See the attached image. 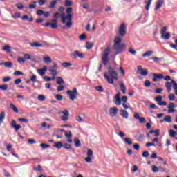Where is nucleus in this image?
<instances>
[{
    "instance_id": "obj_1",
    "label": "nucleus",
    "mask_w": 177,
    "mask_h": 177,
    "mask_svg": "<svg viewBox=\"0 0 177 177\" xmlns=\"http://www.w3.org/2000/svg\"><path fill=\"white\" fill-rule=\"evenodd\" d=\"M121 42H122V39H121L120 37H116L115 38L114 44L112 46V49L113 50H116L115 53V56H117V55H120V53H122V52H124V50L127 49V44H121Z\"/></svg>"
},
{
    "instance_id": "obj_2",
    "label": "nucleus",
    "mask_w": 177,
    "mask_h": 177,
    "mask_svg": "<svg viewBox=\"0 0 177 177\" xmlns=\"http://www.w3.org/2000/svg\"><path fill=\"white\" fill-rule=\"evenodd\" d=\"M61 20L63 24H66V20H68V21L66 23V27H68V28H71V27L73 26V22L71 21L73 20V14H68L66 17V14L62 13Z\"/></svg>"
},
{
    "instance_id": "obj_3",
    "label": "nucleus",
    "mask_w": 177,
    "mask_h": 177,
    "mask_svg": "<svg viewBox=\"0 0 177 177\" xmlns=\"http://www.w3.org/2000/svg\"><path fill=\"white\" fill-rule=\"evenodd\" d=\"M110 52H111V50L110 49V46H108L105 48L102 54V60L104 66H107L109 63V55H110Z\"/></svg>"
},
{
    "instance_id": "obj_4",
    "label": "nucleus",
    "mask_w": 177,
    "mask_h": 177,
    "mask_svg": "<svg viewBox=\"0 0 177 177\" xmlns=\"http://www.w3.org/2000/svg\"><path fill=\"white\" fill-rule=\"evenodd\" d=\"M66 95L69 96L71 100H75L77 96H78V90H77V88H73L72 91L68 90L66 91Z\"/></svg>"
},
{
    "instance_id": "obj_5",
    "label": "nucleus",
    "mask_w": 177,
    "mask_h": 177,
    "mask_svg": "<svg viewBox=\"0 0 177 177\" xmlns=\"http://www.w3.org/2000/svg\"><path fill=\"white\" fill-rule=\"evenodd\" d=\"M43 26L44 27H49V26H50V28L53 30H56V28H57V20L53 19L51 21V24L50 22H47L46 24H44Z\"/></svg>"
},
{
    "instance_id": "obj_6",
    "label": "nucleus",
    "mask_w": 177,
    "mask_h": 177,
    "mask_svg": "<svg viewBox=\"0 0 177 177\" xmlns=\"http://www.w3.org/2000/svg\"><path fill=\"white\" fill-rule=\"evenodd\" d=\"M71 57H72V59H77V57L84 59V57H85V55L78 50H75L74 53L71 54Z\"/></svg>"
},
{
    "instance_id": "obj_7",
    "label": "nucleus",
    "mask_w": 177,
    "mask_h": 177,
    "mask_svg": "<svg viewBox=\"0 0 177 177\" xmlns=\"http://www.w3.org/2000/svg\"><path fill=\"white\" fill-rule=\"evenodd\" d=\"M119 35L120 37H124L127 35V26L125 24H122L119 27Z\"/></svg>"
},
{
    "instance_id": "obj_8",
    "label": "nucleus",
    "mask_w": 177,
    "mask_h": 177,
    "mask_svg": "<svg viewBox=\"0 0 177 177\" xmlns=\"http://www.w3.org/2000/svg\"><path fill=\"white\" fill-rule=\"evenodd\" d=\"M108 73L111 75V77H112L113 80H118V75H117V73L115 72V71H114V69H113V68L109 67Z\"/></svg>"
},
{
    "instance_id": "obj_9",
    "label": "nucleus",
    "mask_w": 177,
    "mask_h": 177,
    "mask_svg": "<svg viewBox=\"0 0 177 177\" xmlns=\"http://www.w3.org/2000/svg\"><path fill=\"white\" fill-rule=\"evenodd\" d=\"M118 113V108L115 106L109 109V114L110 117H115V115H117Z\"/></svg>"
},
{
    "instance_id": "obj_10",
    "label": "nucleus",
    "mask_w": 177,
    "mask_h": 177,
    "mask_svg": "<svg viewBox=\"0 0 177 177\" xmlns=\"http://www.w3.org/2000/svg\"><path fill=\"white\" fill-rule=\"evenodd\" d=\"M113 102L116 106H121V93H118L115 95Z\"/></svg>"
},
{
    "instance_id": "obj_11",
    "label": "nucleus",
    "mask_w": 177,
    "mask_h": 177,
    "mask_svg": "<svg viewBox=\"0 0 177 177\" xmlns=\"http://www.w3.org/2000/svg\"><path fill=\"white\" fill-rule=\"evenodd\" d=\"M175 107H176V106L175 105V103L174 102H170L169 104V106L167 107L168 109V113L171 114L172 113H175Z\"/></svg>"
},
{
    "instance_id": "obj_12",
    "label": "nucleus",
    "mask_w": 177,
    "mask_h": 177,
    "mask_svg": "<svg viewBox=\"0 0 177 177\" xmlns=\"http://www.w3.org/2000/svg\"><path fill=\"white\" fill-rule=\"evenodd\" d=\"M153 82H157V81H158V80H162L164 79V75L159 73H153Z\"/></svg>"
},
{
    "instance_id": "obj_13",
    "label": "nucleus",
    "mask_w": 177,
    "mask_h": 177,
    "mask_svg": "<svg viewBox=\"0 0 177 177\" xmlns=\"http://www.w3.org/2000/svg\"><path fill=\"white\" fill-rule=\"evenodd\" d=\"M10 125L12 128H14L15 132H17L21 128V125L16 124V120H12Z\"/></svg>"
},
{
    "instance_id": "obj_14",
    "label": "nucleus",
    "mask_w": 177,
    "mask_h": 177,
    "mask_svg": "<svg viewBox=\"0 0 177 177\" xmlns=\"http://www.w3.org/2000/svg\"><path fill=\"white\" fill-rule=\"evenodd\" d=\"M133 117L136 120H139L140 124H145V122H146V119L143 117H140L138 113H134Z\"/></svg>"
},
{
    "instance_id": "obj_15",
    "label": "nucleus",
    "mask_w": 177,
    "mask_h": 177,
    "mask_svg": "<svg viewBox=\"0 0 177 177\" xmlns=\"http://www.w3.org/2000/svg\"><path fill=\"white\" fill-rule=\"evenodd\" d=\"M164 5V0H158L156 2V6L155 8V10H158L160 8Z\"/></svg>"
},
{
    "instance_id": "obj_16",
    "label": "nucleus",
    "mask_w": 177,
    "mask_h": 177,
    "mask_svg": "<svg viewBox=\"0 0 177 177\" xmlns=\"http://www.w3.org/2000/svg\"><path fill=\"white\" fill-rule=\"evenodd\" d=\"M120 114L123 118L128 120V117H129L128 111H127L126 110H120Z\"/></svg>"
},
{
    "instance_id": "obj_17",
    "label": "nucleus",
    "mask_w": 177,
    "mask_h": 177,
    "mask_svg": "<svg viewBox=\"0 0 177 177\" xmlns=\"http://www.w3.org/2000/svg\"><path fill=\"white\" fill-rule=\"evenodd\" d=\"M46 70H48V67L44 66L42 69L37 70V73L38 74H39V75L42 77L45 75V72L46 71Z\"/></svg>"
},
{
    "instance_id": "obj_18",
    "label": "nucleus",
    "mask_w": 177,
    "mask_h": 177,
    "mask_svg": "<svg viewBox=\"0 0 177 177\" xmlns=\"http://www.w3.org/2000/svg\"><path fill=\"white\" fill-rule=\"evenodd\" d=\"M22 20H27V21H29V23H31L34 21V18L32 17H28V15H25L21 17Z\"/></svg>"
},
{
    "instance_id": "obj_19",
    "label": "nucleus",
    "mask_w": 177,
    "mask_h": 177,
    "mask_svg": "<svg viewBox=\"0 0 177 177\" xmlns=\"http://www.w3.org/2000/svg\"><path fill=\"white\" fill-rule=\"evenodd\" d=\"M104 77L105 80H107L108 84H114V80H113V78L110 77V76L107 75L106 73H104Z\"/></svg>"
},
{
    "instance_id": "obj_20",
    "label": "nucleus",
    "mask_w": 177,
    "mask_h": 177,
    "mask_svg": "<svg viewBox=\"0 0 177 177\" xmlns=\"http://www.w3.org/2000/svg\"><path fill=\"white\" fill-rule=\"evenodd\" d=\"M165 86L167 88V92L168 93H171V91H172V85H171V82H167L165 84Z\"/></svg>"
},
{
    "instance_id": "obj_21",
    "label": "nucleus",
    "mask_w": 177,
    "mask_h": 177,
    "mask_svg": "<svg viewBox=\"0 0 177 177\" xmlns=\"http://www.w3.org/2000/svg\"><path fill=\"white\" fill-rule=\"evenodd\" d=\"M57 85H62V84L64 85V84H66V82H64V80H63V78H62V77H57Z\"/></svg>"
},
{
    "instance_id": "obj_22",
    "label": "nucleus",
    "mask_w": 177,
    "mask_h": 177,
    "mask_svg": "<svg viewBox=\"0 0 177 177\" xmlns=\"http://www.w3.org/2000/svg\"><path fill=\"white\" fill-rule=\"evenodd\" d=\"M161 38L167 41L171 38V34L169 32L165 33L161 35Z\"/></svg>"
},
{
    "instance_id": "obj_23",
    "label": "nucleus",
    "mask_w": 177,
    "mask_h": 177,
    "mask_svg": "<svg viewBox=\"0 0 177 177\" xmlns=\"http://www.w3.org/2000/svg\"><path fill=\"white\" fill-rule=\"evenodd\" d=\"M56 3H57V1L56 0H53L48 6L49 9H55V8H56Z\"/></svg>"
},
{
    "instance_id": "obj_24",
    "label": "nucleus",
    "mask_w": 177,
    "mask_h": 177,
    "mask_svg": "<svg viewBox=\"0 0 177 177\" xmlns=\"http://www.w3.org/2000/svg\"><path fill=\"white\" fill-rule=\"evenodd\" d=\"M120 87L122 93L125 95V93H127V87L125 86V84H124V83H120Z\"/></svg>"
},
{
    "instance_id": "obj_25",
    "label": "nucleus",
    "mask_w": 177,
    "mask_h": 177,
    "mask_svg": "<svg viewBox=\"0 0 177 177\" xmlns=\"http://www.w3.org/2000/svg\"><path fill=\"white\" fill-rule=\"evenodd\" d=\"M30 46L32 48H42V44L37 42H32L30 43Z\"/></svg>"
},
{
    "instance_id": "obj_26",
    "label": "nucleus",
    "mask_w": 177,
    "mask_h": 177,
    "mask_svg": "<svg viewBox=\"0 0 177 177\" xmlns=\"http://www.w3.org/2000/svg\"><path fill=\"white\" fill-rule=\"evenodd\" d=\"M64 135L68 139H71V138H73V134L71 133V131L70 130L64 131Z\"/></svg>"
},
{
    "instance_id": "obj_27",
    "label": "nucleus",
    "mask_w": 177,
    "mask_h": 177,
    "mask_svg": "<svg viewBox=\"0 0 177 177\" xmlns=\"http://www.w3.org/2000/svg\"><path fill=\"white\" fill-rule=\"evenodd\" d=\"M86 48L89 50L90 49H92V48H93V43L92 42H89V41H87L86 43Z\"/></svg>"
},
{
    "instance_id": "obj_28",
    "label": "nucleus",
    "mask_w": 177,
    "mask_h": 177,
    "mask_svg": "<svg viewBox=\"0 0 177 177\" xmlns=\"http://www.w3.org/2000/svg\"><path fill=\"white\" fill-rule=\"evenodd\" d=\"M63 147V143L62 142L59 141L53 145V147H56V149H62Z\"/></svg>"
},
{
    "instance_id": "obj_29",
    "label": "nucleus",
    "mask_w": 177,
    "mask_h": 177,
    "mask_svg": "<svg viewBox=\"0 0 177 177\" xmlns=\"http://www.w3.org/2000/svg\"><path fill=\"white\" fill-rule=\"evenodd\" d=\"M5 111H2L0 113V125L2 124V122H3V120H5Z\"/></svg>"
},
{
    "instance_id": "obj_30",
    "label": "nucleus",
    "mask_w": 177,
    "mask_h": 177,
    "mask_svg": "<svg viewBox=\"0 0 177 177\" xmlns=\"http://www.w3.org/2000/svg\"><path fill=\"white\" fill-rule=\"evenodd\" d=\"M136 140L138 142H143V140H145V135L143 134H140L137 138H136Z\"/></svg>"
},
{
    "instance_id": "obj_31",
    "label": "nucleus",
    "mask_w": 177,
    "mask_h": 177,
    "mask_svg": "<svg viewBox=\"0 0 177 177\" xmlns=\"http://www.w3.org/2000/svg\"><path fill=\"white\" fill-rule=\"evenodd\" d=\"M10 108L14 111V113H19V109L12 103L10 104Z\"/></svg>"
},
{
    "instance_id": "obj_32",
    "label": "nucleus",
    "mask_w": 177,
    "mask_h": 177,
    "mask_svg": "<svg viewBox=\"0 0 177 177\" xmlns=\"http://www.w3.org/2000/svg\"><path fill=\"white\" fill-rule=\"evenodd\" d=\"M169 136H170L171 138H175V136H177V131H175L171 129V130L169 131Z\"/></svg>"
},
{
    "instance_id": "obj_33",
    "label": "nucleus",
    "mask_w": 177,
    "mask_h": 177,
    "mask_svg": "<svg viewBox=\"0 0 177 177\" xmlns=\"http://www.w3.org/2000/svg\"><path fill=\"white\" fill-rule=\"evenodd\" d=\"M153 55V51H148L146 52L145 53L142 54V57H150Z\"/></svg>"
},
{
    "instance_id": "obj_34",
    "label": "nucleus",
    "mask_w": 177,
    "mask_h": 177,
    "mask_svg": "<svg viewBox=\"0 0 177 177\" xmlns=\"http://www.w3.org/2000/svg\"><path fill=\"white\" fill-rule=\"evenodd\" d=\"M48 71L51 73V75H53V77H56V75H57V71L55 69L53 70L52 68H48Z\"/></svg>"
},
{
    "instance_id": "obj_35",
    "label": "nucleus",
    "mask_w": 177,
    "mask_h": 177,
    "mask_svg": "<svg viewBox=\"0 0 177 177\" xmlns=\"http://www.w3.org/2000/svg\"><path fill=\"white\" fill-rule=\"evenodd\" d=\"M124 140V143H126V145H129V146H131V145H132V139L125 138Z\"/></svg>"
},
{
    "instance_id": "obj_36",
    "label": "nucleus",
    "mask_w": 177,
    "mask_h": 177,
    "mask_svg": "<svg viewBox=\"0 0 177 177\" xmlns=\"http://www.w3.org/2000/svg\"><path fill=\"white\" fill-rule=\"evenodd\" d=\"M140 74L141 75H143L144 77H146V75H147V74H149V71H147V70L146 68H143L140 72Z\"/></svg>"
},
{
    "instance_id": "obj_37",
    "label": "nucleus",
    "mask_w": 177,
    "mask_h": 177,
    "mask_svg": "<svg viewBox=\"0 0 177 177\" xmlns=\"http://www.w3.org/2000/svg\"><path fill=\"white\" fill-rule=\"evenodd\" d=\"M75 146L76 147H80L81 146V142H80V139L75 138L74 139Z\"/></svg>"
},
{
    "instance_id": "obj_38",
    "label": "nucleus",
    "mask_w": 177,
    "mask_h": 177,
    "mask_svg": "<svg viewBox=\"0 0 177 177\" xmlns=\"http://www.w3.org/2000/svg\"><path fill=\"white\" fill-rule=\"evenodd\" d=\"M164 121L165 122H172V117H171L169 115H167L165 117Z\"/></svg>"
},
{
    "instance_id": "obj_39",
    "label": "nucleus",
    "mask_w": 177,
    "mask_h": 177,
    "mask_svg": "<svg viewBox=\"0 0 177 177\" xmlns=\"http://www.w3.org/2000/svg\"><path fill=\"white\" fill-rule=\"evenodd\" d=\"M45 63H51L52 62V59L50 58V57L48 56H45L43 57Z\"/></svg>"
},
{
    "instance_id": "obj_40",
    "label": "nucleus",
    "mask_w": 177,
    "mask_h": 177,
    "mask_svg": "<svg viewBox=\"0 0 177 177\" xmlns=\"http://www.w3.org/2000/svg\"><path fill=\"white\" fill-rule=\"evenodd\" d=\"M3 50H4L5 52H8V53H10V46H4V47L3 48Z\"/></svg>"
},
{
    "instance_id": "obj_41",
    "label": "nucleus",
    "mask_w": 177,
    "mask_h": 177,
    "mask_svg": "<svg viewBox=\"0 0 177 177\" xmlns=\"http://www.w3.org/2000/svg\"><path fill=\"white\" fill-rule=\"evenodd\" d=\"M37 99L39 102H44V100L46 99V97H45L44 95H38Z\"/></svg>"
},
{
    "instance_id": "obj_42",
    "label": "nucleus",
    "mask_w": 177,
    "mask_h": 177,
    "mask_svg": "<svg viewBox=\"0 0 177 177\" xmlns=\"http://www.w3.org/2000/svg\"><path fill=\"white\" fill-rule=\"evenodd\" d=\"M5 67H8V68H12V66H13V63L11 62H6L4 63Z\"/></svg>"
},
{
    "instance_id": "obj_43",
    "label": "nucleus",
    "mask_w": 177,
    "mask_h": 177,
    "mask_svg": "<svg viewBox=\"0 0 177 177\" xmlns=\"http://www.w3.org/2000/svg\"><path fill=\"white\" fill-rule=\"evenodd\" d=\"M63 147H64V149H66V150H70V149H71V145H70L67 142H65L63 145Z\"/></svg>"
},
{
    "instance_id": "obj_44",
    "label": "nucleus",
    "mask_w": 177,
    "mask_h": 177,
    "mask_svg": "<svg viewBox=\"0 0 177 177\" xmlns=\"http://www.w3.org/2000/svg\"><path fill=\"white\" fill-rule=\"evenodd\" d=\"M59 114H63L64 115L68 116V115H70V112H68V110L64 109L62 111H59Z\"/></svg>"
},
{
    "instance_id": "obj_45",
    "label": "nucleus",
    "mask_w": 177,
    "mask_h": 177,
    "mask_svg": "<svg viewBox=\"0 0 177 177\" xmlns=\"http://www.w3.org/2000/svg\"><path fill=\"white\" fill-rule=\"evenodd\" d=\"M33 170L41 172V171H42V166H41V165H38L37 167H33Z\"/></svg>"
},
{
    "instance_id": "obj_46",
    "label": "nucleus",
    "mask_w": 177,
    "mask_h": 177,
    "mask_svg": "<svg viewBox=\"0 0 177 177\" xmlns=\"http://www.w3.org/2000/svg\"><path fill=\"white\" fill-rule=\"evenodd\" d=\"M49 46H50V44H49V43L46 42V41H42L41 43V48H49Z\"/></svg>"
},
{
    "instance_id": "obj_47",
    "label": "nucleus",
    "mask_w": 177,
    "mask_h": 177,
    "mask_svg": "<svg viewBox=\"0 0 177 177\" xmlns=\"http://www.w3.org/2000/svg\"><path fill=\"white\" fill-rule=\"evenodd\" d=\"M20 16H21L20 12H16L15 15H12V19H19L20 17Z\"/></svg>"
},
{
    "instance_id": "obj_48",
    "label": "nucleus",
    "mask_w": 177,
    "mask_h": 177,
    "mask_svg": "<svg viewBox=\"0 0 177 177\" xmlns=\"http://www.w3.org/2000/svg\"><path fill=\"white\" fill-rule=\"evenodd\" d=\"M155 101L158 102V103H160V102H162V96L158 95L155 98Z\"/></svg>"
},
{
    "instance_id": "obj_49",
    "label": "nucleus",
    "mask_w": 177,
    "mask_h": 177,
    "mask_svg": "<svg viewBox=\"0 0 177 177\" xmlns=\"http://www.w3.org/2000/svg\"><path fill=\"white\" fill-rule=\"evenodd\" d=\"M171 84L173 85V89L177 91V83L175 80H171Z\"/></svg>"
},
{
    "instance_id": "obj_50",
    "label": "nucleus",
    "mask_w": 177,
    "mask_h": 177,
    "mask_svg": "<svg viewBox=\"0 0 177 177\" xmlns=\"http://www.w3.org/2000/svg\"><path fill=\"white\" fill-rule=\"evenodd\" d=\"M96 91L98 92H104V89H103V86H97L95 87Z\"/></svg>"
},
{
    "instance_id": "obj_51",
    "label": "nucleus",
    "mask_w": 177,
    "mask_h": 177,
    "mask_svg": "<svg viewBox=\"0 0 177 177\" xmlns=\"http://www.w3.org/2000/svg\"><path fill=\"white\" fill-rule=\"evenodd\" d=\"M79 39L80 41H85V39H86V35L85 34H82L80 37H79Z\"/></svg>"
},
{
    "instance_id": "obj_52",
    "label": "nucleus",
    "mask_w": 177,
    "mask_h": 177,
    "mask_svg": "<svg viewBox=\"0 0 177 177\" xmlns=\"http://www.w3.org/2000/svg\"><path fill=\"white\" fill-rule=\"evenodd\" d=\"M151 1L152 0H149L148 3H147L146 6H145V10H149L150 9V5H151Z\"/></svg>"
},
{
    "instance_id": "obj_53",
    "label": "nucleus",
    "mask_w": 177,
    "mask_h": 177,
    "mask_svg": "<svg viewBox=\"0 0 177 177\" xmlns=\"http://www.w3.org/2000/svg\"><path fill=\"white\" fill-rule=\"evenodd\" d=\"M165 32H167V26H164L161 28L160 30V34L161 35H164V34H165Z\"/></svg>"
},
{
    "instance_id": "obj_54",
    "label": "nucleus",
    "mask_w": 177,
    "mask_h": 177,
    "mask_svg": "<svg viewBox=\"0 0 177 177\" xmlns=\"http://www.w3.org/2000/svg\"><path fill=\"white\" fill-rule=\"evenodd\" d=\"M87 156H88V157H93V151H92V149H88L87 151Z\"/></svg>"
},
{
    "instance_id": "obj_55",
    "label": "nucleus",
    "mask_w": 177,
    "mask_h": 177,
    "mask_svg": "<svg viewBox=\"0 0 177 177\" xmlns=\"http://www.w3.org/2000/svg\"><path fill=\"white\" fill-rule=\"evenodd\" d=\"M40 146L41 147L42 149H48V147H50V145L45 143L40 144Z\"/></svg>"
},
{
    "instance_id": "obj_56",
    "label": "nucleus",
    "mask_w": 177,
    "mask_h": 177,
    "mask_svg": "<svg viewBox=\"0 0 177 177\" xmlns=\"http://www.w3.org/2000/svg\"><path fill=\"white\" fill-rule=\"evenodd\" d=\"M0 89L1 91H8V85H6V84L0 85Z\"/></svg>"
},
{
    "instance_id": "obj_57",
    "label": "nucleus",
    "mask_w": 177,
    "mask_h": 177,
    "mask_svg": "<svg viewBox=\"0 0 177 177\" xmlns=\"http://www.w3.org/2000/svg\"><path fill=\"white\" fill-rule=\"evenodd\" d=\"M129 53H131V55H133V56H135V55H136V51L135 50L132 49V48H129Z\"/></svg>"
},
{
    "instance_id": "obj_58",
    "label": "nucleus",
    "mask_w": 177,
    "mask_h": 177,
    "mask_svg": "<svg viewBox=\"0 0 177 177\" xmlns=\"http://www.w3.org/2000/svg\"><path fill=\"white\" fill-rule=\"evenodd\" d=\"M55 98L57 99V100H59L60 102L61 100H63V95H62L60 94H57L55 96Z\"/></svg>"
},
{
    "instance_id": "obj_59",
    "label": "nucleus",
    "mask_w": 177,
    "mask_h": 177,
    "mask_svg": "<svg viewBox=\"0 0 177 177\" xmlns=\"http://www.w3.org/2000/svg\"><path fill=\"white\" fill-rule=\"evenodd\" d=\"M138 169H139V168L138 167V166L133 165V169H131L132 174H135V172H136V171H138Z\"/></svg>"
},
{
    "instance_id": "obj_60",
    "label": "nucleus",
    "mask_w": 177,
    "mask_h": 177,
    "mask_svg": "<svg viewBox=\"0 0 177 177\" xmlns=\"http://www.w3.org/2000/svg\"><path fill=\"white\" fill-rule=\"evenodd\" d=\"M150 85H151V83L150 82V81L145 80V86H146V88H149L150 86Z\"/></svg>"
},
{
    "instance_id": "obj_61",
    "label": "nucleus",
    "mask_w": 177,
    "mask_h": 177,
    "mask_svg": "<svg viewBox=\"0 0 177 177\" xmlns=\"http://www.w3.org/2000/svg\"><path fill=\"white\" fill-rule=\"evenodd\" d=\"M62 66L63 67L66 68V67H70V66H71V64L69 62H64L62 63Z\"/></svg>"
},
{
    "instance_id": "obj_62",
    "label": "nucleus",
    "mask_w": 177,
    "mask_h": 177,
    "mask_svg": "<svg viewBox=\"0 0 177 177\" xmlns=\"http://www.w3.org/2000/svg\"><path fill=\"white\" fill-rule=\"evenodd\" d=\"M159 169L158 167H157V166H153L152 167V171L156 173V172H158Z\"/></svg>"
},
{
    "instance_id": "obj_63",
    "label": "nucleus",
    "mask_w": 177,
    "mask_h": 177,
    "mask_svg": "<svg viewBox=\"0 0 177 177\" xmlns=\"http://www.w3.org/2000/svg\"><path fill=\"white\" fill-rule=\"evenodd\" d=\"M168 97L169 100H175V95L174 93L170 94Z\"/></svg>"
},
{
    "instance_id": "obj_64",
    "label": "nucleus",
    "mask_w": 177,
    "mask_h": 177,
    "mask_svg": "<svg viewBox=\"0 0 177 177\" xmlns=\"http://www.w3.org/2000/svg\"><path fill=\"white\" fill-rule=\"evenodd\" d=\"M30 81H32V82H35V81H37V75H34L30 77Z\"/></svg>"
}]
</instances>
